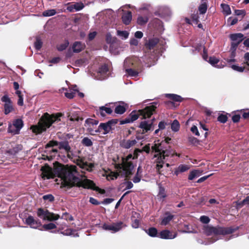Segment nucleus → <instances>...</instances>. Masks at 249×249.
<instances>
[{"label":"nucleus","instance_id":"nucleus-26","mask_svg":"<svg viewBox=\"0 0 249 249\" xmlns=\"http://www.w3.org/2000/svg\"><path fill=\"white\" fill-rule=\"evenodd\" d=\"M58 148L59 149H64L66 152H71V147L68 141H64L59 142Z\"/></svg>","mask_w":249,"mask_h":249},{"label":"nucleus","instance_id":"nucleus-4","mask_svg":"<svg viewBox=\"0 0 249 249\" xmlns=\"http://www.w3.org/2000/svg\"><path fill=\"white\" fill-rule=\"evenodd\" d=\"M239 229L238 226L222 227L217 226L216 227L206 226L204 227V230L207 235L213 234L215 235H226L231 234Z\"/></svg>","mask_w":249,"mask_h":249},{"label":"nucleus","instance_id":"nucleus-56","mask_svg":"<svg viewBox=\"0 0 249 249\" xmlns=\"http://www.w3.org/2000/svg\"><path fill=\"white\" fill-rule=\"evenodd\" d=\"M237 22L238 19L236 18H232L231 17H230L227 20V22L228 24L230 26H232L236 24Z\"/></svg>","mask_w":249,"mask_h":249},{"label":"nucleus","instance_id":"nucleus-60","mask_svg":"<svg viewBox=\"0 0 249 249\" xmlns=\"http://www.w3.org/2000/svg\"><path fill=\"white\" fill-rule=\"evenodd\" d=\"M200 221L203 224H208L210 222V219L207 216L203 215L200 217Z\"/></svg>","mask_w":249,"mask_h":249},{"label":"nucleus","instance_id":"nucleus-34","mask_svg":"<svg viewBox=\"0 0 249 249\" xmlns=\"http://www.w3.org/2000/svg\"><path fill=\"white\" fill-rule=\"evenodd\" d=\"M69 45L68 40H65L64 43L57 45L56 48L58 51L62 52L67 49Z\"/></svg>","mask_w":249,"mask_h":249},{"label":"nucleus","instance_id":"nucleus-36","mask_svg":"<svg viewBox=\"0 0 249 249\" xmlns=\"http://www.w3.org/2000/svg\"><path fill=\"white\" fill-rule=\"evenodd\" d=\"M207 10V4L206 2H203L198 7V11L200 14H204Z\"/></svg>","mask_w":249,"mask_h":249},{"label":"nucleus","instance_id":"nucleus-59","mask_svg":"<svg viewBox=\"0 0 249 249\" xmlns=\"http://www.w3.org/2000/svg\"><path fill=\"white\" fill-rule=\"evenodd\" d=\"M231 67L233 70L241 72H243L245 69L244 67H239L236 65H232Z\"/></svg>","mask_w":249,"mask_h":249},{"label":"nucleus","instance_id":"nucleus-11","mask_svg":"<svg viewBox=\"0 0 249 249\" xmlns=\"http://www.w3.org/2000/svg\"><path fill=\"white\" fill-rule=\"evenodd\" d=\"M123 222L119 221L116 223H113L112 224H107L105 223L102 226V228L106 231H111L112 232L115 233L119 231L123 228Z\"/></svg>","mask_w":249,"mask_h":249},{"label":"nucleus","instance_id":"nucleus-33","mask_svg":"<svg viewBox=\"0 0 249 249\" xmlns=\"http://www.w3.org/2000/svg\"><path fill=\"white\" fill-rule=\"evenodd\" d=\"M221 6L222 8V12L223 14L229 15L231 14V8L229 5L225 3H222L221 4Z\"/></svg>","mask_w":249,"mask_h":249},{"label":"nucleus","instance_id":"nucleus-44","mask_svg":"<svg viewBox=\"0 0 249 249\" xmlns=\"http://www.w3.org/2000/svg\"><path fill=\"white\" fill-rule=\"evenodd\" d=\"M43 228L46 231H49L56 228V226L55 224L50 223L47 224H44L42 226Z\"/></svg>","mask_w":249,"mask_h":249},{"label":"nucleus","instance_id":"nucleus-20","mask_svg":"<svg viewBox=\"0 0 249 249\" xmlns=\"http://www.w3.org/2000/svg\"><path fill=\"white\" fill-rule=\"evenodd\" d=\"M101 130H104V132L103 133V134L105 135L108 133L110 131H111V126L108 124L107 122L106 123H101L99 126L98 130L95 131L96 132H100Z\"/></svg>","mask_w":249,"mask_h":249},{"label":"nucleus","instance_id":"nucleus-21","mask_svg":"<svg viewBox=\"0 0 249 249\" xmlns=\"http://www.w3.org/2000/svg\"><path fill=\"white\" fill-rule=\"evenodd\" d=\"M122 21L124 24L128 25L132 20V13L130 11H127L123 14L122 17Z\"/></svg>","mask_w":249,"mask_h":249},{"label":"nucleus","instance_id":"nucleus-24","mask_svg":"<svg viewBox=\"0 0 249 249\" xmlns=\"http://www.w3.org/2000/svg\"><path fill=\"white\" fill-rule=\"evenodd\" d=\"M165 215L166 216L163 218L160 222L161 225H167L174 217V215L171 214L169 212H165Z\"/></svg>","mask_w":249,"mask_h":249},{"label":"nucleus","instance_id":"nucleus-45","mask_svg":"<svg viewBox=\"0 0 249 249\" xmlns=\"http://www.w3.org/2000/svg\"><path fill=\"white\" fill-rule=\"evenodd\" d=\"M158 196L160 198H164L166 197V195L165 192V189L162 186L159 187V192L158 194Z\"/></svg>","mask_w":249,"mask_h":249},{"label":"nucleus","instance_id":"nucleus-17","mask_svg":"<svg viewBox=\"0 0 249 249\" xmlns=\"http://www.w3.org/2000/svg\"><path fill=\"white\" fill-rule=\"evenodd\" d=\"M137 143L136 140H123L120 142V146L125 149H129Z\"/></svg>","mask_w":249,"mask_h":249},{"label":"nucleus","instance_id":"nucleus-3","mask_svg":"<svg viewBox=\"0 0 249 249\" xmlns=\"http://www.w3.org/2000/svg\"><path fill=\"white\" fill-rule=\"evenodd\" d=\"M158 103L153 102L149 106L146 107L144 108L140 109L138 111L133 110L124 120L120 121V124H124L127 123H132L138 119L140 116H142L143 119L150 118L155 111L157 108Z\"/></svg>","mask_w":249,"mask_h":249},{"label":"nucleus","instance_id":"nucleus-46","mask_svg":"<svg viewBox=\"0 0 249 249\" xmlns=\"http://www.w3.org/2000/svg\"><path fill=\"white\" fill-rule=\"evenodd\" d=\"M58 142L54 140H52L49 142L45 145V148H48L49 147H53L54 146H59Z\"/></svg>","mask_w":249,"mask_h":249},{"label":"nucleus","instance_id":"nucleus-29","mask_svg":"<svg viewBox=\"0 0 249 249\" xmlns=\"http://www.w3.org/2000/svg\"><path fill=\"white\" fill-rule=\"evenodd\" d=\"M22 149V146L21 144H18L14 147L10 149L7 153L12 155H15Z\"/></svg>","mask_w":249,"mask_h":249},{"label":"nucleus","instance_id":"nucleus-49","mask_svg":"<svg viewBox=\"0 0 249 249\" xmlns=\"http://www.w3.org/2000/svg\"><path fill=\"white\" fill-rule=\"evenodd\" d=\"M42 42L39 38H36V41L34 43L35 47L36 50H39L42 46Z\"/></svg>","mask_w":249,"mask_h":249},{"label":"nucleus","instance_id":"nucleus-18","mask_svg":"<svg viewBox=\"0 0 249 249\" xmlns=\"http://www.w3.org/2000/svg\"><path fill=\"white\" fill-rule=\"evenodd\" d=\"M86 48L85 43L80 41H75L73 43L72 48L73 52L75 53H78L82 51Z\"/></svg>","mask_w":249,"mask_h":249},{"label":"nucleus","instance_id":"nucleus-6","mask_svg":"<svg viewBox=\"0 0 249 249\" xmlns=\"http://www.w3.org/2000/svg\"><path fill=\"white\" fill-rule=\"evenodd\" d=\"M124 67L127 74L131 76H136L138 72L134 69L137 67L136 61L134 59L127 58L124 62Z\"/></svg>","mask_w":249,"mask_h":249},{"label":"nucleus","instance_id":"nucleus-47","mask_svg":"<svg viewBox=\"0 0 249 249\" xmlns=\"http://www.w3.org/2000/svg\"><path fill=\"white\" fill-rule=\"evenodd\" d=\"M228 120V117L227 115L221 114L219 115L217 118V121L219 122L224 124Z\"/></svg>","mask_w":249,"mask_h":249},{"label":"nucleus","instance_id":"nucleus-15","mask_svg":"<svg viewBox=\"0 0 249 249\" xmlns=\"http://www.w3.org/2000/svg\"><path fill=\"white\" fill-rule=\"evenodd\" d=\"M177 236V233H175L174 234H172L170 231L168 230H164L161 231L158 236L161 239H174Z\"/></svg>","mask_w":249,"mask_h":249},{"label":"nucleus","instance_id":"nucleus-12","mask_svg":"<svg viewBox=\"0 0 249 249\" xmlns=\"http://www.w3.org/2000/svg\"><path fill=\"white\" fill-rule=\"evenodd\" d=\"M25 223L32 228L37 229L41 226V221L39 219H35L31 215L28 216L26 219Z\"/></svg>","mask_w":249,"mask_h":249},{"label":"nucleus","instance_id":"nucleus-22","mask_svg":"<svg viewBox=\"0 0 249 249\" xmlns=\"http://www.w3.org/2000/svg\"><path fill=\"white\" fill-rule=\"evenodd\" d=\"M159 42L157 38H153L149 39L148 41L145 44V48L148 50L153 49Z\"/></svg>","mask_w":249,"mask_h":249},{"label":"nucleus","instance_id":"nucleus-7","mask_svg":"<svg viewBox=\"0 0 249 249\" xmlns=\"http://www.w3.org/2000/svg\"><path fill=\"white\" fill-rule=\"evenodd\" d=\"M37 215L43 220H47L50 221L56 220L60 218L59 214L50 212L48 210H44L41 208L38 209Z\"/></svg>","mask_w":249,"mask_h":249},{"label":"nucleus","instance_id":"nucleus-8","mask_svg":"<svg viewBox=\"0 0 249 249\" xmlns=\"http://www.w3.org/2000/svg\"><path fill=\"white\" fill-rule=\"evenodd\" d=\"M23 126V122L21 119H17L13 122V124H8V132L13 134H18Z\"/></svg>","mask_w":249,"mask_h":249},{"label":"nucleus","instance_id":"nucleus-1","mask_svg":"<svg viewBox=\"0 0 249 249\" xmlns=\"http://www.w3.org/2000/svg\"><path fill=\"white\" fill-rule=\"evenodd\" d=\"M42 172V178H53L55 177L62 179L61 187L71 188L74 186L83 187L85 189H91L104 194L105 191L97 187L93 181L86 178L81 180L78 177L79 173L75 165H64L55 161L53 163V169L48 165L41 168Z\"/></svg>","mask_w":249,"mask_h":249},{"label":"nucleus","instance_id":"nucleus-31","mask_svg":"<svg viewBox=\"0 0 249 249\" xmlns=\"http://www.w3.org/2000/svg\"><path fill=\"white\" fill-rule=\"evenodd\" d=\"M146 232L151 237H156L158 235V230L154 227L149 228L148 230H145Z\"/></svg>","mask_w":249,"mask_h":249},{"label":"nucleus","instance_id":"nucleus-14","mask_svg":"<svg viewBox=\"0 0 249 249\" xmlns=\"http://www.w3.org/2000/svg\"><path fill=\"white\" fill-rule=\"evenodd\" d=\"M113 108L112 105H109V103L106 104L105 106L100 107L98 110V112L100 115L104 117L106 116V114H111L113 112Z\"/></svg>","mask_w":249,"mask_h":249},{"label":"nucleus","instance_id":"nucleus-50","mask_svg":"<svg viewBox=\"0 0 249 249\" xmlns=\"http://www.w3.org/2000/svg\"><path fill=\"white\" fill-rule=\"evenodd\" d=\"M219 61V60L214 56L209 57L208 62L213 66H215Z\"/></svg>","mask_w":249,"mask_h":249},{"label":"nucleus","instance_id":"nucleus-61","mask_svg":"<svg viewBox=\"0 0 249 249\" xmlns=\"http://www.w3.org/2000/svg\"><path fill=\"white\" fill-rule=\"evenodd\" d=\"M241 42H232L231 43V51H236V49Z\"/></svg>","mask_w":249,"mask_h":249},{"label":"nucleus","instance_id":"nucleus-16","mask_svg":"<svg viewBox=\"0 0 249 249\" xmlns=\"http://www.w3.org/2000/svg\"><path fill=\"white\" fill-rule=\"evenodd\" d=\"M171 155L170 152L166 151L162 153H158L157 154L155 155L154 157H157L156 162L159 163H164V160H165L166 157H168Z\"/></svg>","mask_w":249,"mask_h":249},{"label":"nucleus","instance_id":"nucleus-37","mask_svg":"<svg viewBox=\"0 0 249 249\" xmlns=\"http://www.w3.org/2000/svg\"><path fill=\"white\" fill-rule=\"evenodd\" d=\"M77 161V165H78L81 169H85V168L87 167L88 165V162H84V160L82 159H80V157H78V159L76 160Z\"/></svg>","mask_w":249,"mask_h":249},{"label":"nucleus","instance_id":"nucleus-62","mask_svg":"<svg viewBox=\"0 0 249 249\" xmlns=\"http://www.w3.org/2000/svg\"><path fill=\"white\" fill-rule=\"evenodd\" d=\"M75 92L73 91H70V92H67L65 93V96L69 99H72L75 94Z\"/></svg>","mask_w":249,"mask_h":249},{"label":"nucleus","instance_id":"nucleus-53","mask_svg":"<svg viewBox=\"0 0 249 249\" xmlns=\"http://www.w3.org/2000/svg\"><path fill=\"white\" fill-rule=\"evenodd\" d=\"M85 123L88 124H91L92 125H97L99 121L91 118H88L85 121Z\"/></svg>","mask_w":249,"mask_h":249},{"label":"nucleus","instance_id":"nucleus-51","mask_svg":"<svg viewBox=\"0 0 249 249\" xmlns=\"http://www.w3.org/2000/svg\"><path fill=\"white\" fill-rule=\"evenodd\" d=\"M119 120L117 119H111L107 122L108 124L111 126V130L114 129V126L118 123Z\"/></svg>","mask_w":249,"mask_h":249},{"label":"nucleus","instance_id":"nucleus-30","mask_svg":"<svg viewBox=\"0 0 249 249\" xmlns=\"http://www.w3.org/2000/svg\"><path fill=\"white\" fill-rule=\"evenodd\" d=\"M142 167L139 166L137 169V172L135 176V177L133 178V181L136 183H138L141 181V177H142Z\"/></svg>","mask_w":249,"mask_h":249},{"label":"nucleus","instance_id":"nucleus-25","mask_svg":"<svg viewBox=\"0 0 249 249\" xmlns=\"http://www.w3.org/2000/svg\"><path fill=\"white\" fill-rule=\"evenodd\" d=\"M243 37L244 35L241 33H235L230 35V38L232 42H241L243 40Z\"/></svg>","mask_w":249,"mask_h":249},{"label":"nucleus","instance_id":"nucleus-54","mask_svg":"<svg viewBox=\"0 0 249 249\" xmlns=\"http://www.w3.org/2000/svg\"><path fill=\"white\" fill-rule=\"evenodd\" d=\"M199 17L197 13L196 14H193L191 16L192 21L195 24H197L199 23Z\"/></svg>","mask_w":249,"mask_h":249},{"label":"nucleus","instance_id":"nucleus-38","mask_svg":"<svg viewBox=\"0 0 249 249\" xmlns=\"http://www.w3.org/2000/svg\"><path fill=\"white\" fill-rule=\"evenodd\" d=\"M81 143L83 145L88 147L91 146L93 145V142L88 137L84 138L81 141Z\"/></svg>","mask_w":249,"mask_h":249},{"label":"nucleus","instance_id":"nucleus-64","mask_svg":"<svg viewBox=\"0 0 249 249\" xmlns=\"http://www.w3.org/2000/svg\"><path fill=\"white\" fill-rule=\"evenodd\" d=\"M245 204L249 205V196L244 199L238 205L242 207Z\"/></svg>","mask_w":249,"mask_h":249},{"label":"nucleus","instance_id":"nucleus-28","mask_svg":"<svg viewBox=\"0 0 249 249\" xmlns=\"http://www.w3.org/2000/svg\"><path fill=\"white\" fill-rule=\"evenodd\" d=\"M202 171L199 170H194L190 172L189 176V180H193L195 178L199 177L202 174Z\"/></svg>","mask_w":249,"mask_h":249},{"label":"nucleus","instance_id":"nucleus-55","mask_svg":"<svg viewBox=\"0 0 249 249\" xmlns=\"http://www.w3.org/2000/svg\"><path fill=\"white\" fill-rule=\"evenodd\" d=\"M43 199L44 200H48L49 202H52L54 201V197L51 194H48L43 196Z\"/></svg>","mask_w":249,"mask_h":249},{"label":"nucleus","instance_id":"nucleus-48","mask_svg":"<svg viewBox=\"0 0 249 249\" xmlns=\"http://www.w3.org/2000/svg\"><path fill=\"white\" fill-rule=\"evenodd\" d=\"M61 218L67 221H73L74 220L73 216L67 212H65L62 214Z\"/></svg>","mask_w":249,"mask_h":249},{"label":"nucleus","instance_id":"nucleus-5","mask_svg":"<svg viewBox=\"0 0 249 249\" xmlns=\"http://www.w3.org/2000/svg\"><path fill=\"white\" fill-rule=\"evenodd\" d=\"M171 138L166 137L163 141L160 142L159 140L157 141V143H155L151 147L152 151L155 153H162L166 151H170L171 155L173 156L174 154L173 149L171 146L169 145L171 141Z\"/></svg>","mask_w":249,"mask_h":249},{"label":"nucleus","instance_id":"nucleus-40","mask_svg":"<svg viewBox=\"0 0 249 249\" xmlns=\"http://www.w3.org/2000/svg\"><path fill=\"white\" fill-rule=\"evenodd\" d=\"M56 13V12L55 9H49L46 11H44L42 13V15L44 17H50L53 16L54 15H55Z\"/></svg>","mask_w":249,"mask_h":249},{"label":"nucleus","instance_id":"nucleus-57","mask_svg":"<svg viewBox=\"0 0 249 249\" xmlns=\"http://www.w3.org/2000/svg\"><path fill=\"white\" fill-rule=\"evenodd\" d=\"M84 7L83 3L81 2H76L73 4V7L76 11H79L82 10Z\"/></svg>","mask_w":249,"mask_h":249},{"label":"nucleus","instance_id":"nucleus-10","mask_svg":"<svg viewBox=\"0 0 249 249\" xmlns=\"http://www.w3.org/2000/svg\"><path fill=\"white\" fill-rule=\"evenodd\" d=\"M112 105V107L114 108V112L116 114L122 115L127 110L128 106L124 102L121 101L119 103H109Z\"/></svg>","mask_w":249,"mask_h":249},{"label":"nucleus","instance_id":"nucleus-9","mask_svg":"<svg viewBox=\"0 0 249 249\" xmlns=\"http://www.w3.org/2000/svg\"><path fill=\"white\" fill-rule=\"evenodd\" d=\"M1 101L4 103L3 105V111L5 115H8L15 111L13 102L7 94L4 95L1 97Z\"/></svg>","mask_w":249,"mask_h":249},{"label":"nucleus","instance_id":"nucleus-2","mask_svg":"<svg viewBox=\"0 0 249 249\" xmlns=\"http://www.w3.org/2000/svg\"><path fill=\"white\" fill-rule=\"evenodd\" d=\"M62 116L61 113L52 114L48 112L44 113L39 119L37 124L32 125L30 129L36 135L41 134L49 128L54 122H59L60 118Z\"/></svg>","mask_w":249,"mask_h":249},{"label":"nucleus","instance_id":"nucleus-35","mask_svg":"<svg viewBox=\"0 0 249 249\" xmlns=\"http://www.w3.org/2000/svg\"><path fill=\"white\" fill-rule=\"evenodd\" d=\"M171 127L173 131L175 132L178 131L180 128V124L178 121L177 120H174L171 124Z\"/></svg>","mask_w":249,"mask_h":249},{"label":"nucleus","instance_id":"nucleus-32","mask_svg":"<svg viewBox=\"0 0 249 249\" xmlns=\"http://www.w3.org/2000/svg\"><path fill=\"white\" fill-rule=\"evenodd\" d=\"M149 18L147 16H139L137 18V23L140 25H145L148 21Z\"/></svg>","mask_w":249,"mask_h":249},{"label":"nucleus","instance_id":"nucleus-39","mask_svg":"<svg viewBox=\"0 0 249 249\" xmlns=\"http://www.w3.org/2000/svg\"><path fill=\"white\" fill-rule=\"evenodd\" d=\"M189 169V167L187 165H180L178 166V169L175 172V174L178 175V172H184Z\"/></svg>","mask_w":249,"mask_h":249},{"label":"nucleus","instance_id":"nucleus-58","mask_svg":"<svg viewBox=\"0 0 249 249\" xmlns=\"http://www.w3.org/2000/svg\"><path fill=\"white\" fill-rule=\"evenodd\" d=\"M132 224H131V225H132V227L134 228H139V226H140V221L139 219H133V218H132Z\"/></svg>","mask_w":249,"mask_h":249},{"label":"nucleus","instance_id":"nucleus-42","mask_svg":"<svg viewBox=\"0 0 249 249\" xmlns=\"http://www.w3.org/2000/svg\"><path fill=\"white\" fill-rule=\"evenodd\" d=\"M108 71V67L107 64H104L101 66L99 68V72L102 74H106Z\"/></svg>","mask_w":249,"mask_h":249},{"label":"nucleus","instance_id":"nucleus-63","mask_svg":"<svg viewBox=\"0 0 249 249\" xmlns=\"http://www.w3.org/2000/svg\"><path fill=\"white\" fill-rule=\"evenodd\" d=\"M140 150H142V152H145L147 154H149L150 151V144L148 143L146 144L144 146L142 147V149Z\"/></svg>","mask_w":249,"mask_h":249},{"label":"nucleus","instance_id":"nucleus-43","mask_svg":"<svg viewBox=\"0 0 249 249\" xmlns=\"http://www.w3.org/2000/svg\"><path fill=\"white\" fill-rule=\"evenodd\" d=\"M63 230V228H59V229L57 230V232H59L60 231V233L63 235H71L72 233V231H73V230L71 229H67L66 230L62 231V230Z\"/></svg>","mask_w":249,"mask_h":249},{"label":"nucleus","instance_id":"nucleus-27","mask_svg":"<svg viewBox=\"0 0 249 249\" xmlns=\"http://www.w3.org/2000/svg\"><path fill=\"white\" fill-rule=\"evenodd\" d=\"M165 96L173 102L174 101L181 102L183 99L180 96L175 94H166Z\"/></svg>","mask_w":249,"mask_h":249},{"label":"nucleus","instance_id":"nucleus-19","mask_svg":"<svg viewBox=\"0 0 249 249\" xmlns=\"http://www.w3.org/2000/svg\"><path fill=\"white\" fill-rule=\"evenodd\" d=\"M153 126V123L151 122L149 124L146 121H142L140 123L139 127L142 129V134H144L145 133L147 132L150 130Z\"/></svg>","mask_w":249,"mask_h":249},{"label":"nucleus","instance_id":"nucleus-41","mask_svg":"<svg viewBox=\"0 0 249 249\" xmlns=\"http://www.w3.org/2000/svg\"><path fill=\"white\" fill-rule=\"evenodd\" d=\"M123 166H123V161L121 163H117L115 165V168L118 170H120V172L119 173L117 172V173H114V177H115L116 178H117V177L120 176V174L121 172V170H123Z\"/></svg>","mask_w":249,"mask_h":249},{"label":"nucleus","instance_id":"nucleus-13","mask_svg":"<svg viewBox=\"0 0 249 249\" xmlns=\"http://www.w3.org/2000/svg\"><path fill=\"white\" fill-rule=\"evenodd\" d=\"M123 171L126 177H128L132 175V171L134 169V165L132 161H123Z\"/></svg>","mask_w":249,"mask_h":249},{"label":"nucleus","instance_id":"nucleus-23","mask_svg":"<svg viewBox=\"0 0 249 249\" xmlns=\"http://www.w3.org/2000/svg\"><path fill=\"white\" fill-rule=\"evenodd\" d=\"M79 111H74L73 112H69L68 113V117L69 118L71 121H77L79 120L82 121L83 118L80 117L79 116Z\"/></svg>","mask_w":249,"mask_h":249},{"label":"nucleus","instance_id":"nucleus-52","mask_svg":"<svg viewBox=\"0 0 249 249\" xmlns=\"http://www.w3.org/2000/svg\"><path fill=\"white\" fill-rule=\"evenodd\" d=\"M117 35L126 39L128 38L129 33L125 31H117Z\"/></svg>","mask_w":249,"mask_h":249}]
</instances>
